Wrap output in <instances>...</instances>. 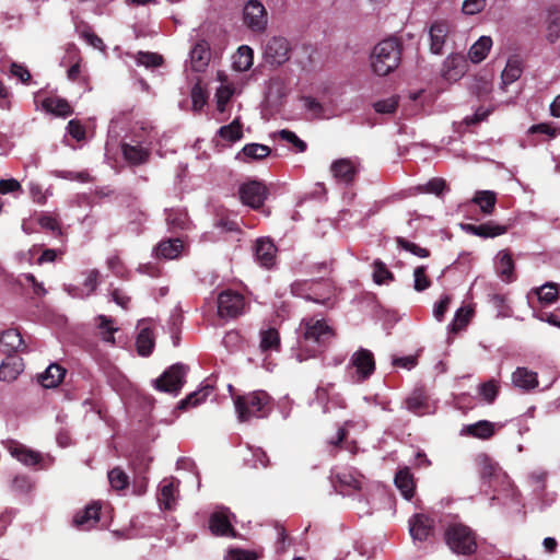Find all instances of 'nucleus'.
Here are the masks:
<instances>
[{
  "label": "nucleus",
  "mask_w": 560,
  "mask_h": 560,
  "mask_svg": "<svg viewBox=\"0 0 560 560\" xmlns=\"http://www.w3.org/2000/svg\"><path fill=\"white\" fill-rule=\"evenodd\" d=\"M295 358L303 362L322 353L334 336L332 329L319 318H303L298 328Z\"/></svg>",
  "instance_id": "f257e3e1"
},
{
  "label": "nucleus",
  "mask_w": 560,
  "mask_h": 560,
  "mask_svg": "<svg viewBox=\"0 0 560 560\" xmlns=\"http://www.w3.org/2000/svg\"><path fill=\"white\" fill-rule=\"evenodd\" d=\"M234 406L241 422L253 418H264L271 410V397L265 390H254L246 395L236 396Z\"/></svg>",
  "instance_id": "f03ea898"
},
{
  "label": "nucleus",
  "mask_w": 560,
  "mask_h": 560,
  "mask_svg": "<svg viewBox=\"0 0 560 560\" xmlns=\"http://www.w3.org/2000/svg\"><path fill=\"white\" fill-rule=\"evenodd\" d=\"M400 45L397 39L388 38L378 43L371 55V66L378 75L394 71L400 62Z\"/></svg>",
  "instance_id": "7ed1b4c3"
},
{
  "label": "nucleus",
  "mask_w": 560,
  "mask_h": 560,
  "mask_svg": "<svg viewBox=\"0 0 560 560\" xmlns=\"http://www.w3.org/2000/svg\"><path fill=\"white\" fill-rule=\"evenodd\" d=\"M445 540L450 549L458 555H470L477 548L474 532L463 524L450 525L445 532Z\"/></svg>",
  "instance_id": "20e7f679"
},
{
  "label": "nucleus",
  "mask_w": 560,
  "mask_h": 560,
  "mask_svg": "<svg viewBox=\"0 0 560 560\" xmlns=\"http://www.w3.org/2000/svg\"><path fill=\"white\" fill-rule=\"evenodd\" d=\"M479 467L480 476L483 480H488L490 485L501 483L503 491L511 495L512 499L516 498V488L510 480L509 476L499 467L491 457L487 454H479L476 457Z\"/></svg>",
  "instance_id": "39448f33"
},
{
  "label": "nucleus",
  "mask_w": 560,
  "mask_h": 560,
  "mask_svg": "<svg viewBox=\"0 0 560 560\" xmlns=\"http://www.w3.org/2000/svg\"><path fill=\"white\" fill-rule=\"evenodd\" d=\"M331 482L336 491L342 495H353L365 489L364 477L353 468H342L334 471Z\"/></svg>",
  "instance_id": "423d86ee"
},
{
  "label": "nucleus",
  "mask_w": 560,
  "mask_h": 560,
  "mask_svg": "<svg viewBox=\"0 0 560 560\" xmlns=\"http://www.w3.org/2000/svg\"><path fill=\"white\" fill-rule=\"evenodd\" d=\"M243 24L255 34H262L268 27V12L259 0H248L243 8Z\"/></svg>",
  "instance_id": "0eeeda50"
},
{
  "label": "nucleus",
  "mask_w": 560,
  "mask_h": 560,
  "mask_svg": "<svg viewBox=\"0 0 560 560\" xmlns=\"http://www.w3.org/2000/svg\"><path fill=\"white\" fill-rule=\"evenodd\" d=\"M349 366L354 369L351 378L354 383H362L375 371L373 353L364 348L357 350L350 358Z\"/></svg>",
  "instance_id": "6e6552de"
},
{
  "label": "nucleus",
  "mask_w": 560,
  "mask_h": 560,
  "mask_svg": "<svg viewBox=\"0 0 560 560\" xmlns=\"http://www.w3.org/2000/svg\"><path fill=\"white\" fill-rule=\"evenodd\" d=\"M187 369L183 364H174L154 381L156 389L165 393L177 394L184 385Z\"/></svg>",
  "instance_id": "1a4fd4ad"
},
{
  "label": "nucleus",
  "mask_w": 560,
  "mask_h": 560,
  "mask_svg": "<svg viewBox=\"0 0 560 560\" xmlns=\"http://www.w3.org/2000/svg\"><path fill=\"white\" fill-rule=\"evenodd\" d=\"M245 301L242 294L226 290L218 296V314L221 317H236L242 314Z\"/></svg>",
  "instance_id": "9d476101"
},
{
  "label": "nucleus",
  "mask_w": 560,
  "mask_h": 560,
  "mask_svg": "<svg viewBox=\"0 0 560 560\" xmlns=\"http://www.w3.org/2000/svg\"><path fill=\"white\" fill-rule=\"evenodd\" d=\"M290 46L287 38L273 36L264 47V58L268 63L282 65L289 59Z\"/></svg>",
  "instance_id": "9b49d317"
},
{
  "label": "nucleus",
  "mask_w": 560,
  "mask_h": 560,
  "mask_svg": "<svg viewBox=\"0 0 560 560\" xmlns=\"http://www.w3.org/2000/svg\"><path fill=\"white\" fill-rule=\"evenodd\" d=\"M158 502L163 510H174L179 498V481L174 477L161 480L158 487Z\"/></svg>",
  "instance_id": "f8f14e48"
},
{
  "label": "nucleus",
  "mask_w": 560,
  "mask_h": 560,
  "mask_svg": "<svg viewBox=\"0 0 560 560\" xmlns=\"http://www.w3.org/2000/svg\"><path fill=\"white\" fill-rule=\"evenodd\" d=\"M241 201L253 208L258 209L261 207L267 198L268 190L267 187L258 182L252 180L243 184L238 190Z\"/></svg>",
  "instance_id": "ddd939ff"
},
{
  "label": "nucleus",
  "mask_w": 560,
  "mask_h": 560,
  "mask_svg": "<svg viewBox=\"0 0 560 560\" xmlns=\"http://www.w3.org/2000/svg\"><path fill=\"white\" fill-rule=\"evenodd\" d=\"M209 528L211 533L217 536H235L231 525L230 512L224 508H221L211 514Z\"/></svg>",
  "instance_id": "4468645a"
},
{
  "label": "nucleus",
  "mask_w": 560,
  "mask_h": 560,
  "mask_svg": "<svg viewBox=\"0 0 560 560\" xmlns=\"http://www.w3.org/2000/svg\"><path fill=\"white\" fill-rule=\"evenodd\" d=\"M467 70V61L463 55H450L443 63L442 75L447 81H457Z\"/></svg>",
  "instance_id": "2eb2a0df"
},
{
  "label": "nucleus",
  "mask_w": 560,
  "mask_h": 560,
  "mask_svg": "<svg viewBox=\"0 0 560 560\" xmlns=\"http://www.w3.org/2000/svg\"><path fill=\"white\" fill-rule=\"evenodd\" d=\"M257 262L265 268H271L276 262L277 248L269 238H258L254 246Z\"/></svg>",
  "instance_id": "dca6fc26"
},
{
  "label": "nucleus",
  "mask_w": 560,
  "mask_h": 560,
  "mask_svg": "<svg viewBox=\"0 0 560 560\" xmlns=\"http://www.w3.org/2000/svg\"><path fill=\"white\" fill-rule=\"evenodd\" d=\"M450 24L445 21H435L429 30L430 50L435 55L442 54L443 46L450 33Z\"/></svg>",
  "instance_id": "f3484780"
},
{
  "label": "nucleus",
  "mask_w": 560,
  "mask_h": 560,
  "mask_svg": "<svg viewBox=\"0 0 560 560\" xmlns=\"http://www.w3.org/2000/svg\"><path fill=\"white\" fill-rule=\"evenodd\" d=\"M432 527L433 521L423 514H417L409 521V533L413 540H425L431 535Z\"/></svg>",
  "instance_id": "a211bd4d"
},
{
  "label": "nucleus",
  "mask_w": 560,
  "mask_h": 560,
  "mask_svg": "<svg viewBox=\"0 0 560 560\" xmlns=\"http://www.w3.org/2000/svg\"><path fill=\"white\" fill-rule=\"evenodd\" d=\"M495 271L498 276L504 282H512L515 279L514 276V260L509 250H500L494 260Z\"/></svg>",
  "instance_id": "6ab92c4d"
},
{
  "label": "nucleus",
  "mask_w": 560,
  "mask_h": 560,
  "mask_svg": "<svg viewBox=\"0 0 560 560\" xmlns=\"http://www.w3.org/2000/svg\"><path fill=\"white\" fill-rule=\"evenodd\" d=\"M462 229L472 235L480 236L483 238L495 237L506 232V226L489 221L483 224H463Z\"/></svg>",
  "instance_id": "aec40b11"
},
{
  "label": "nucleus",
  "mask_w": 560,
  "mask_h": 560,
  "mask_svg": "<svg viewBox=\"0 0 560 560\" xmlns=\"http://www.w3.org/2000/svg\"><path fill=\"white\" fill-rule=\"evenodd\" d=\"M406 408L418 415L423 416L431 413L434 410V406L429 401L428 397L421 389H416L405 401Z\"/></svg>",
  "instance_id": "412c9836"
},
{
  "label": "nucleus",
  "mask_w": 560,
  "mask_h": 560,
  "mask_svg": "<svg viewBox=\"0 0 560 560\" xmlns=\"http://www.w3.org/2000/svg\"><path fill=\"white\" fill-rule=\"evenodd\" d=\"M9 452L14 458L26 466H35L40 464L43 460V457L38 452L27 448L25 445L16 442L10 443Z\"/></svg>",
  "instance_id": "4be33fe9"
},
{
  "label": "nucleus",
  "mask_w": 560,
  "mask_h": 560,
  "mask_svg": "<svg viewBox=\"0 0 560 560\" xmlns=\"http://www.w3.org/2000/svg\"><path fill=\"white\" fill-rule=\"evenodd\" d=\"M210 61V46L206 40L197 42L190 51V63L195 71H203Z\"/></svg>",
  "instance_id": "5701e85b"
},
{
  "label": "nucleus",
  "mask_w": 560,
  "mask_h": 560,
  "mask_svg": "<svg viewBox=\"0 0 560 560\" xmlns=\"http://www.w3.org/2000/svg\"><path fill=\"white\" fill-rule=\"evenodd\" d=\"M330 171L337 180L348 184L357 174V165L349 159H340L331 164Z\"/></svg>",
  "instance_id": "b1692460"
},
{
  "label": "nucleus",
  "mask_w": 560,
  "mask_h": 560,
  "mask_svg": "<svg viewBox=\"0 0 560 560\" xmlns=\"http://www.w3.org/2000/svg\"><path fill=\"white\" fill-rule=\"evenodd\" d=\"M512 383L523 390H530L537 387V373L527 368H517L512 374Z\"/></svg>",
  "instance_id": "393cba45"
},
{
  "label": "nucleus",
  "mask_w": 560,
  "mask_h": 560,
  "mask_svg": "<svg viewBox=\"0 0 560 560\" xmlns=\"http://www.w3.org/2000/svg\"><path fill=\"white\" fill-rule=\"evenodd\" d=\"M100 510L101 506L98 503L88 505L74 517L75 526L84 530L92 528L100 520Z\"/></svg>",
  "instance_id": "a878e982"
},
{
  "label": "nucleus",
  "mask_w": 560,
  "mask_h": 560,
  "mask_svg": "<svg viewBox=\"0 0 560 560\" xmlns=\"http://www.w3.org/2000/svg\"><path fill=\"white\" fill-rule=\"evenodd\" d=\"M23 345L20 332L15 329H8L0 335V352L11 358Z\"/></svg>",
  "instance_id": "bb28decb"
},
{
  "label": "nucleus",
  "mask_w": 560,
  "mask_h": 560,
  "mask_svg": "<svg viewBox=\"0 0 560 560\" xmlns=\"http://www.w3.org/2000/svg\"><path fill=\"white\" fill-rule=\"evenodd\" d=\"M183 250L184 243L180 238L161 241L155 247L156 256L165 259H175Z\"/></svg>",
  "instance_id": "cd10ccee"
},
{
  "label": "nucleus",
  "mask_w": 560,
  "mask_h": 560,
  "mask_svg": "<svg viewBox=\"0 0 560 560\" xmlns=\"http://www.w3.org/2000/svg\"><path fill=\"white\" fill-rule=\"evenodd\" d=\"M281 348L280 335L276 328L260 330L259 349L262 353L278 352Z\"/></svg>",
  "instance_id": "c85d7f7f"
},
{
  "label": "nucleus",
  "mask_w": 560,
  "mask_h": 560,
  "mask_svg": "<svg viewBox=\"0 0 560 560\" xmlns=\"http://www.w3.org/2000/svg\"><path fill=\"white\" fill-rule=\"evenodd\" d=\"M494 423L487 420H480L477 421L476 423L463 427L460 433L471 435L477 439L487 440L494 434Z\"/></svg>",
  "instance_id": "c756f323"
},
{
  "label": "nucleus",
  "mask_w": 560,
  "mask_h": 560,
  "mask_svg": "<svg viewBox=\"0 0 560 560\" xmlns=\"http://www.w3.org/2000/svg\"><path fill=\"white\" fill-rule=\"evenodd\" d=\"M98 271L90 270L86 275V278L83 283V288H75L71 285H66L65 290L72 298H85L92 294L97 287Z\"/></svg>",
  "instance_id": "7c9ffc66"
},
{
  "label": "nucleus",
  "mask_w": 560,
  "mask_h": 560,
  "mask_svg": "<svg viewBox=\"0 0 560 560\" xmlns=\"http://www.w3.org/2000/svg\"><path fill=\"white\" fill-rule=\"evenodd\" d=\"M65 374L66 370L63 368L52 363L39 375L38 380L43 387L55 388L61 383Z\"/></svg>",
  "instance_id": "2f4dec72"
},
{
  "label": "nucleus",
  "mask_w": 560,
  "mask_h": 560,
  "mask_svg": "<svg viewBox=\"0 0 560 560\" xmlns=\"http://www.w3.org/2000/svg\"><path fill=\"white\" fill-rule=\"evenodd\" d=\"M23 370V363L20 358H8L0 365V380L5 382L14 381Z\"/></svg>",
  "instance_id": "473e14b6"
},
{
  "label": "nucleus",
  "mask_w": 560,
  "mask_h": 560,
  "mask_svg": "<svg viewBox=\"0 0 560 560\" xmlns=\"http://www.w3.org/2000/svg\"><path fill=\"white\" fill-rule=\"evenodd\" d=\"M42 108L56 116L66 117L71 114V107L67 101L59 97H46L42 101Z\"/></svg>",
  "instance_id": "72a5a7b5"
},
{
  "label": "nucleus",
  "mask_w": 560,
  "mask_h": 560,
  "mask_svg": "<svg viewBox=\"0 0 560 560\" xmlns=\"http://www.w3.org/2000/svg\"><path fill=\"white\" fill-rule=\"evenodd\" d=\"M395 485L406 499H411L415 491V482L408 468L398 470L395 476Z\"/></svg>",
  "instance_id": "f704fd0d"
},
{
  "label": "nucleus",
  "mask_w": 560,
  "mask_h": 560,
  "mask_svg": "<svg viewBox=\"0 0 560 560\" xmlns=\"http://www.w3.org/2000/svg\"><path fill=\"white\" fill-rule=\"evenodd\" d=\"M211 392V386H205L198 390L190 393L186 398L178 402V409L185 411L188 410L189 408L197 407L207 399Z\"/></svg>",
  "instance_id": "c9c22d12"
},
{
  "label": "nucleus",
  "mask_w": 560,
  "mask_h": 560,
  "mask_svg": "<svg viewBox=\"0 0 560 560\" xmlns=\"http://www.w3.org/2000/svg\"><path fill=\"white\" fill-rule=\"evenodd\" d=\"M492 46V39L489 36H481L469 49V59L478 63L482 61Z\"/></svg>",
  "instance_id": "e433bc0d"
},
{
  "label": "nucleus",
  "mask_w": 560,
  "mask_h": 560,
  "mask_svg": "<svg viewBox=\"0 0 560 560\" xmlns=\"http://www.w3.org/2000/svg\"><path fill=\"white\" fill-rule=\"evenodd\" d=\"M122 153L127 161L132 164H140L147 161L149 156L148 148L137 143V144H128L125 143L122 145Z\"/></svg>",
  "instance_id": "4c0bfd02"
},
{
  "label": "nucleus",
  "mask_w": 560,
  "mask_h": 560,
  "mask_svg": "<svg viewBox=\"0 0 560 560\" xmlns=\"http://www.w3.org/2000/svg\"><path fill=\"white\" fill-rule=\"evenodd\" d=\"M254 51L249 46L243 45L234 56L233 66L238 71H247L253 66Z\"/></svg>",
  "instance_id": "58836bf2"
},
{
  "label": "nucleus",
  "mask_w": 560,
  "mask_h": 560,
  "mask_svg": "<svg viewBox=\"0 0 560 560\" xmlns=\"http://www.w3.org/2000/svg\"><path fill=\"white\" fill-rule=\"evenodd\" d=\"M497 197L491 190L477 191L472 202L478 205L483 214H491L495 206Z\"/></svg>",
  "instance_id": "ea45409f"
},
{
  "label": "nucleus",
  "mask_w": 560,
  "mask_h": 560,
  "mask_svg": "<svg viewBox=\"0 0 560 560\" xmlns=\"http://www.w3.org/2000/svg\"><path fill=\"white\" fill-rule=\"evenodd\" d=\"M137 351L140 355L147 357L151 354L154 348V337L149 328H142L136 340Z\"/></svg>",
  "instance_id": "a19ab883"
},
{
  "label": "nucleus",
  "mask_w": 560,
  "mask_h": 560,
  "mask_svg": "<svg viewBox=\"0 0 560 560\" xmlns=\"http://www.w3.org/2000/svg\"><path fill=\"white\" fill-rule=\"evenodd\" d=\"M166 222L173 230H188L189 219L186 211L180 209H171L166 212Z\"/></svg>",
  "instance_id": "79ce46f5"
},
{
  "label": "nucleus",
  "mask_w": 560,
  "mask_h": 560,
  "mask_svg": "<svg viewBox=\"0 0 560 560\" xmlns=\"http://www.w3.org/2000/svg\"><path fill=\"white\" fill-rule=\"evenodd\" d=\"M472 314L474 310L470 306L459 307L456 311L455 316L448 326V329L452 332H457L458 330L463 329L469 323Z\"/></svg>",
  "instance_id": "37998d69"
},
{
  "label": "nucleus",
  "mask_w": 560,
  "mask_h": 560,
  "mask_svg": "<svg viewBox=\"0 0 560 560\" xmlns=\"http://www.w3.org/2000/svg\"><path fill=\"white\" fill-rule=\"evenodd\" d=\"M218 136L228 142L238 141L243 136L238 119H234L230 125L222 126L218 130Z\"/></svg>",
  "instance_id": "c03bdc74"
},
{
  "label": "nucleus",
  "mask_w": 560,
  "mask_h": 560,
  "mask_svg": "<svg viewBox=\"0 0 560 560\" xmlns=\"http://www.w3.org/2000/svg\"><path fill=\"white\" fill-rule=\"evenodd\" d=\"M536 294L541 303L551 304L558 299L559 285L555 282H547L536 289Z\"/></svg>",
  "instance_id": "a18cd8bd"
},
{
  "label": "nucleus",
  "mask_w": 560,
  "mask_h": 560,
  "mask_svg": "<svg viewBox=\"0 0 560 560\" xmlns=\"http://www.w3.org/2000/svg\"><path fill=\"white\" fill-rule=\"evenodd\" d=\"M522 74V66L520 60L513 58L509 59L504 70L502 71V82L503 84H511L516 81Z\"/></svg>",
  "instance_id": "49530a36"
},
{
  "label": "nucleus",
  "mask_w": 560,
  "mask_h": 560,
  "mask_svg": "<svg viewBox=\"0 0 560 560\" xmlns=\"http://www.w3.org/2000/svg\"><path fill=\"white\" fill-rule=\"evenodd\" d=\"M235 89L232 84H225L222 83L217 92H215V100H217V109L220 113H224L226 109V105L234 95Z\"/></svg>",
  "instance_id": "de8ad7c7"
},
{
  "label": "nucleus",
  "mask_w": 560,
  "mask_h": 560,
  "mask_svg": "<svg viewBox=\"0 0 560 560\" xmlns=\"http://www.w3.org/2000/svg\"><path fill=\"white\" fill-rule=\"evenodd\" d=\"M314 285H316L315 282H308V281H295L291 285V292L292 294L296 296L304 298L306 300H312L316 303H325L326 298L319 299V298H313L307 291L311 290Z\"/></svg>",
  "instance_id": "09e8293b"
},
{
  "label": "nucleus",
  "mask_w": 560,
  "mask_h": 560,
  "mask_svg": "<svg viewBox=\"0 0 560 560\" xmlns=\"http://www.w3.org/2000/svg\"><path fill=\"white\" fill-rule=\"evenodd\" d=\"M97 320L102 339L106 342L115 343L114 332L117 331V327L114 326L113 319L104 315H100Z\"/></svg>",
  "instance_id": "8fccbe9b"
},
{
  "label": "nucleus",
  "mask_w": 560,
  "mask_h": 560,
  "mask_svg": "<svg viewBox=\"0 0 560 560\" xmlns=\"http://www.w3.org/2000/svg\"><path fill=\"white\" fill-rule=\"evenodd\" d=\"M191 97V108L194 112L199 113L208 101L207 91L199 84L196 83L190 92Z\"/></svg>",
  "instance_id": "3c124183"
},
{
  "label": "nucleus",
  "mask_w": 560,
  "mask_h": 560,
  "mask_svg": "<svg viewBox=\"0 0 560 560\" xmlns=\"http://www.w3.org/2000/svg\"><path fill=\"white\" fill-rule=\"evenodd\" d=\"M242 152L247 159L261 160L267 158L271 151L270 148L265 144L249 143L243 148Z\"/></svg>",
  "instance_id": "603ef678"
},
{
  "label": "nucleus",
  "mask_w": 560,
  "mask_h": 560,
  "mask_svg": "<svg viewBox=\"0 0 560 560\" xmlns=\"http://www.w3.org/2000/svg\"><path fill=\"white\" fill-rule=\"evenodd\" d=\"M136 59L138 65L144 66L145 68H156L160 67L163 62L162 56L156 52L140 51L138 52Z\"/></svg>",
  "instance_id": "864d4df0"
},
{
  "label": "nucleus",
  "mask_w": 560,
  "mask_h": 560,
  "mask_svg": "<svg viewBox=\"0 0 560 560\" xmlns=\"http://www.w3.org/2000/svg\"><path fill=\"white\" fill-rule=\"evenodd\" d=\"M108 480L112 488L122 490L128 486V476L120 468H114L108 472Z\"/></svg>",
  "instance_id": "5fc2aeb1"
},
{
  "label": "nucleus",
  "mask_w": 560,
  "mask_h": 560,
  "mask_svg": "<svg viewBox=\"0 0 560 560\" xmlns=\"http://www.w3.org/2000/svg\"><path fill=\"white\" fill-rule=\"evenodd\" d=\"M392 272L386 268V266L380 261L375 260L373 262V280L377 284L386 283L388 280L392 279Z\"/></svg>",
  "instance_id": "6e6d98bb"
},
{
  "label": "nucleus",
  "mask_w": 560,
  "mask_h": 560,
  "mask_svg": "<svg viewBox=\"0 0 560 560\" xmlns=\"http://www.w3.org/2000/svg\"><path fill=\"white\" fill-rule=\"evenodd\" d=\"M277 135L281 140L291 143L298 152H304L306 150V143L301 140L293 131L283 129L280 130Z\"/></svg>",
  "instance_id": "4d7b16f0"
},
{
  "label": "nucleus",
  "mask_w": 560,
  "mask_h": 560,
  "mask_svg": "<svg viewBox=\"0 0 560 560\" xmlns=\"http://www.w3.org/2000/svg\"><path fill=\"white\" fill-rule=\"evenodd\" d=\"M397 244L400 248L407 250V252H410L411 254L418 256V257H421V258H425L429 256V250L423 248V247H420L419 245L412 243V242H409L402 237H398L397 238Z\"/></svg>",
  "instance_id": "13d9d810"
},
{
  "label": "nucleus",
  "mask_w": 560,
  "mask_h": 560,
  "mask_svg": "<svg viewBox=\"0 0 560 560\" xmlns=\"http://www.w3.org/2000/svg\"><path fill=\"white\" fill-rule=\"evenodd\" d=\"M398 105V98L390 96L386 100L377 101L374 103V109L381 114H392L396 110Z\"/></svg>",
  "instance_id": "bf43d9fd"
},
{
  "label": "nucleus",
  "mask_w": 560,
  "mask_h": 560,
  "mask_svg": "<svg viewBox=\"0 0 560 560\" xmlns=\"http://www.w3.org/2000/svg\"><path fill=\"white\" fill-rule=\"evenodd\" d=\"M487 5V0H465L462 5V11L467 15H474L481 11Z\"/></svg>",
  "instance_id": "052dcab7"
},
{
  "label": "nucleus",
  "mask_w": 560,
  "mask_h": 560,
  "mask_svg": "<svg viewBox=\"0 0 560 560\" xmlns=\"http://www.w3.org/2000/svg\"><path fill=\"white\" fill-rule=\"evenodd\" d=\"M415 289L417 291H423L430 287V280L425 275V267H417L413 271Z\"/></svg>",
  "instance_id": "680f3d73"
},
{
  "label": "nucleus",
  "mask_w": 560,
  "mask_h": 560,
  "mask_svg": "<svg viewBox=\"0 0 560 560\" xmlns=\"http://www.w3.org/2000/svg\"><path fill=\"white\" fill-rule=\"evenodd\" d=\"M479 393L487 402H492L498 395V385L494 381H489L480 385Z\"/></svg>",
  "instance_id": "e2e57ef3"
},
{
  "label": "nucleus",
  "mask_w": 560,
  "mask_h": 560,
  "mask_svg": "<svg viewBox=\"0 0 560 560\" xmlns=\"http://www.w3.org/2000/svg\"><path fill=\"white\" fill-rule=\"evenodd\" d=\"M252 454V459L245 457V460L252 462L254 467H267L268 466V457L266 453L261 448H249L248 450Z\"/></svg>",
  "instance_id": "0e129e2a"
},
{
  "label": "nucleus",
  "mask_w": 560,
  "mask_h": 560,
  "mask_svg": "<svg viewBox=\"0 0 560 560\" xmlns=\"http://www.w3.org/2000/svg\"><path fill=\"white\" fill-rule=\"evenodd\" d=\"M451 299L448 295H444L434 306L433 316L438 322H442L445 313L448 310Z\"/></svg>",
  "instance_id": "69168bd1"
},
{
  "label": "nucleus",
  "mask_w": 560,
  "mask_h": 560,
  "mask_svg": "<svg viewBox=\"0 0 560 560\" xmlns=\"http://www.w3.org/2000/svg\"><path fill=\"white\" fill-rule=\"evenodd\" d=\"M546 474L541 470H535L528 476L530 486L535 492H539L545 488Z\"/></svg>",
  "instance_id": "338daca9"
},
{
  "label": "nucleus",
  "mask_w": 560,
  "mask_h": 560,
  "mask_svg": "<svg viewBox=\"0 0 560 560\" xmlns=\"http://www.w3.org/2000/svg\"><path fill=\"white\" fill-rule=\"evenodd\" d=\"M226 560H256L254 553L242 549H231L225 556Z\"/></svg>",
  "instance_id": "774afa93"
}]
</instances>
